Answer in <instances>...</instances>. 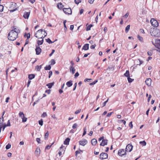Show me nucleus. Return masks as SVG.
<instances>
[{"mask_svg":"<svg viewBox=\"0 0 160 160\" xmlns=\"http://www.w3.org/2000/svg\"><path fill=\"white\" fill-rule=\"evenodd\" d=\"M20 32V30L16 31L11 30L8 34V39L11 41H14L18 37V34Z\"/></svg>","mask_w":160,"mask_h":160,"instance_id":"nucleus-1","label":"nucleus"},{"mask_svg":"<svg viewBox=\"0 0 160 160\" xmlns=\"http://www.w3.org/2000/svg\"><path fill=\"white\" fill-rule=\"evenodd\" d=\"M47 33L45 30L41 29L38 30L36 33L35 36L38 39L44 38L47 36Z\"/></svg>","mask_w":160,"mask_h":160,"instance_id":"nucleus-2","label":"nucleus"},{"mask_svg":"<svg viewBox=\"0 0 160 160\" xmlns=\"http://www.w3.org/2000/svg\"><path fill=\"white\" fill-rule=\"evenodd\" d=\"M151 35L154 37H159L160 36V31L157 28H153L150 31Z\"/></svg>","mask_w":160,"mask_h":160,"instance_id":"nucleus-3","label":"nucleus"},{"mask_svg":"<svg viewBox=\"0 0 160 160\" xmlns=\"http://www.w3.org/2000/svg\"><path fill=\"white\" fill-rule=\"evenodd\" d=\"M16 3L15 2H12L10 5L9 8L10 9V12H12L17 10L18 8L16 7Z\"/></svg>","mask_w":160,"mask_h":160,"instance_id":"nucleus-4","label":"nucleus"},{"mask_svg":"<svg viewBox=\"0 0 160 160\" xmlns=\"http://www.w3.org/2000/svg\"><path fill=\"white\" fill-rule=\"evenodd\" d=\"M151 24L152 26L157 27L158 26L159 24L158 21L155 19L152 18L150 20Z\"/></svg>","mask_w":160,"mask_h":160,"instance_id":"nucleus-5","label":"nucleus"},{"mask_svg":"<svg viewBox=\"0 0 160 160\" xmlns=\"http://www.w3.org/2000/svg\"><path fill=\"white\" fill-rule=\"evenodd\" d=\"M63 11L66 14H71L72 13V10L70 8H63Z\"/></svg>","mask_w":160,"mask_h":160,"instance_id":"nucleus-6","label":"nucleus"},{"mask_svg":"<svg viewBox=\"0 0 160 160\" xmlns=\"http://www.w3.org/2000/svg\"><path fill=\"white\" fill-rule=\"evenodd\" d=\"M133 147L131 144H129L126 146L125 150L126 152H130L132 151Z\"/></svg>","mask_w":160,"mask_h":160,"instance_id":"nucleus-7","label":"nucleus"},{"mask_svg":"<svg viewBox=\"0 0 160 160\" xmlns=\"http://www.w3.org/2000/svg\"><path fill=\"white\" fill-rule=\"evenodd\" d=\"M126 151H125L124 149L119 150L118 151V155L120 156H122L126 154Z\"/></svg>","mask_w":160,"mask_h":160,"instance_id":"nucleus-8","label":"nucleus"},{"mask_svg":"<svg viewBox=\"0 0 160 160\" xmlns=\"http://www.w3.org/2000/svg\"><path fill=\"white\" fill-rule=\"evenodd\" d=\"M108 155L107 153L102 152L100 155V158L102 159H105L108 158Z\"/></svg>","mask_w":160,"mask_h":160,"instance_id":"nucleus-9","label":"nucleus"},{"mask_svg":"<svg viewBox=\"0 0 160 160\" xmlns=\"http://www.w3.org/2000/svg\"><path fill=\"white\" fill-rule=\"evenodd\" d=\"M79 143L80 145L84 146L87 143L88 141L86 139H84L80 141Z\"/></svg>","mask_w":160,"mask_h":160,"instance_id":"nucleus-10","label":"nucleus"},{"mask_svg":"<svg viewBox=\"0 0 160 160\" xmlns=\"http://www.w3.org/2000/svg\"><path fill=\"white\" fill-rule=\"evenodd\" d=\"M152 80L150 78H147L145 81V82L148 86H150L151 84Z\"/></svg>","mask_w":160,"mask_h":160,"instance_id":"nucleus-11","label":"nucleus"},{"mask_svg":"<svg viewBox=\"0 0 160 160\" xmlns=\"http://www.w3.org/2000/svg\"><path fill=\"white\" fill-rule=\"evenodd\" d=\"M41 48L38 46H36L35 49V51L36 52V54L37 55H39L41 52Z\"/></svg>","mask_w":160,"mask_h":160,"instance_id":"nucleus-12","label":"nucleus"},{"mask_svg":"<svg viewBox=\"0 0 160 160\" xmlns=\"http://www.w3.org/2000/svg\"><path fill=\"white\" fill-rule=\"evenodd\" d=\"M30 12H25L23 15V18L26 19H28L29 16Z\"/></svg>","mask_w":160,"mask_h":160,"instance_id":"nucleus-13","label":"nucleus"},{"mask_svg":"<svg viewBox=\"0 0 160 160\" xmlns=\"http://www.w3.org/2000/svg\"><path fill=\"white\" fill-rule=\"evenodd\" d=\"M69 70L70 72H72L73 74L75 73L76 69L74 66H70L69 67Z\"/></svg>","mask_w":160,"mask_h":160,"instance_id":"nucleus-14","label":"nucleus"},{"mask_svg":"<svg viewBox=\"0 0 160 160\" xmlns=\"http://www.w3.org/2000/svg\"><path fill=\"white\" fill-rule=\"evenodd\" d=\"M108 140L107 139H103L102 140V142L100 144V146H104L106 145L107 143Z\"/></svg>","mask_w":160,"mask_h":160,"instance_id":"nucleus-15","label":"nucleus"},{"mask_svg":"<svg viewBox=\"0 0 160 160\" xmlns=\"http://www.w3.org/2000/svg\"><path fill=\"white\" fill-rule=\"evenodd\" d=\"M89 44H86L83 46L82 49L85 50H87L88 49Z\"/></svg>","mask_w":160,"mask_h":160,"instance_id":"nucleus-16","label":"nucleus"},{"mask_svg":"<svg viewBox=\"0 0 160 160\" xmlns=\"http://www.w3.org/2000/svg\"><path fill=\"white\" fill-rule=\"evenodd\" d=\"M40 152V150L39 148H36L35 152V154H36L37 156H39Z\"/></svg>","mask_w":160,"mask_h":160,"instance_id":"nucleus-17","label":"nucleus"},{"mask_svg":"<svg viewBox=\"0 0 160 160\" xmlns=\"http://www.w3.org/2000/svg\"><path fill=\"white\" fill-rule=\"evenodd\" d=\"M91 142L93 146H95L97 143V140L96 139L93 138L91 140Z\"/></svg>","mask_w":160,"mask_h":160,"instance_id":"nucleus-18","label":"nucleus"},{"mask_svg":"<svg viewBox=\"0 0 160 160\" xmlns=\"http://www.w3.org/2000/svg\"><path fill=\"white\" fill-rule=\"evenodd\" d=\"M155 43L156 44V47L160 46V40L156 39L155 41Z\"/></svg>","mask_w":160,"mask_h":160,"instance_id":"nucleus-19","label":"nucleus"},{"mask_svg":"<svg viewBox=\"0 0 160 160\" xmlns=\"http://www.w3.org/2000/svg\"><path fill=\"white\" fill-rule=\"evenodd\" d=\"M70 139L69 138H67L64 142V144L66 145H68L69 144V142Z\"/></svg>","mask_w":160,"mask_h":160,"instance_id":"nucleus-20","label":"nucleus"},{"mask_svg":"<svg viewBox=\"0 0 160 160\" xmlns=\"http://www.w3.org/2000/svg\"><path fill=\"white\" fill-rule=\"evenodd\" d=\"M66 85L68 87H71L72 85V81L70 80L67 82Z\"/></svg>","mask_w":160,"mask_h":160,"instance_id":"nucleus-21","label":"nucleus"},{"mask_svg":"<svg viewBox=\"0 0 160 160\" xmlns=\"http://www.w3.org/2000/svg\"><path fill=\"white\" fill-rule=\"evenodd\" d=\"M54 82H51L47 84L46 86L48 87L49 88H51L52 86L54 85Z\"/></svg>","mask_w":160,"mask_h":160,"instance_id":"nucleus-22","label":"nucleus"},{"mask_svg":"<svg viewBox=\"0 0 160 160\" xmlns=\"http://www.w3.org/2000/svg\"><path fill=\"white\" fill-rule=\"evenodd\" d=\"M35 78V75L34 74H29L28 76V78L30 80L32 79Z\"/></svg>","mask_w":160,"mask_h":160,"instance_id":"nucleus-23","label":"nucleus"},{"mask_svg":"<svg viewBox=\"0 0 160 160\" xmlns=\"http://www.w3.org/2000/svg\"><path fill=\"white\" fill-rule=\"evenodd\" d=\"M124 75L125 77H127L130 76L129 71L128 70H127L126 71V72L124 74Z\"/></svg>","mask_w":160,"mask_h":160,"instance_id":"nucleus-24","label":"nucleus"},{"mask_svg":"<svg viewBox=\"0 0 160 160\" xmlns=\"http://www.w3.org/2000/svg\"><path fill=\"white\" fill-rule=\"evenodd\" d=\"M19 115L20 117L22 118L25 116L24 114L22 112H20L19 113Z\"/></svg>","mask_w":160,"mask_h":160,"instance_id":"nucleus-25","label":"nucleus"},{"mask_svg":"<svg viewBox=\"0 0 160 160\" xmlns=\"http://www.w3.org/2000/svg\"><path fill=\"white\" fill-rule=\"evenodd\" d=\"M57 6L59 8L61 9H62V8L63 7V6L62 5V3L60 2L57 4Z\"/></svg>","mask_w":160,"mask_h":160,"instance_id":"nucleus-26","label":"nucleus"},{"mask_svg":"<svg viewBox=\"0 0 160 160\" xmlns=\"http://www.w3.org/2000/svg\"><path fill=\"white\" fill-rule=\"evenodd\" d=\"M118 122L119 123H123L125 125L126 123V121H125L124 120H118Z\"/></svg>","mask_w":160,"mask_h":160,"instance_id":"nucleus-27","label":"nucleus"},{"mask_svg":"<svg viewBox=\"0 0 160 160\" xmlns=\"http://www.w3.org/2000/svg\"><path fill=\"white\" fill-rule=\"evenodd\" d=\"M139 143L143 146H145L146 145V142L145 141L140 142Z\"/></svg>","mask_w":160,"mask_h":160,"instance_id":"nucleus-28","label":"nucleus"},{"mask_svg":"<svg viewBox=\"0 0 160 160\" xmlns=\"http://www.w3.org/2000/svg\"><path fill=\"white\" fill-rule=\"evenodd\" d=\"M43 42V40L42 39V40L40 41L38 40L37 41V43L38 44V46H39L40 45H41L42 44Z\"/></svg>","mask_w":160,"mask_h":160,"instance_id":"nucleus-29","label":"nucleus"},{"mask_svg":"<svg viewBox=\"0 0 160 160\" xmlns=\"http://www.w3.org/2000/svg\"><path fill=\"white\" fill-rule=\"evenodd\" d=\"M130 25H128L126 27L125 32L126 33H127L128 32L129 30L130 29Z\"/></svg>","mask_w":160,"mask_h":160,"instance_id":"nucleus-30","label":"nucleus"},{"mask_svg":"<svg viewBox=\"0 0 160 160\" xmlns=\"http://www.w3.org/2000/svg\"><path fill=\"white\" fill-rule=\"evenodd\" d=\"M51 68V66L50 65H49L48 66H46V67H45V70H50Z\"/></svg>","mask_w":160,"mask_h":160,"instance_id":"nucleus-31","label":"nucleus"},{"mask_svg":"<svg viewBox=\"0 0 160 160\" xmlns=\"http://www.w3.org/2000/svg\"><path fill=\"white\" fill-rule=\"evenodd\" d=\"M129 83H131L133 80V79H132L130 77V76L127 77Z\"/></svg>","mask_w":160,"mask_h":160,"instance_id":"nucleus-32","label":"nucleus"},{"mask_svg":"<svg viewBox=\"0 0 160 160\" xmlns=\"http://www.w3.org/2000/svg\"><path fill=\"white\" fill-rule=\"evenodd\" d=\"M46 40L47 42L49 44H51L53 43L54 42H52L51 40L49 38L46 39Z\"/></svg>","mask_w":160,"mask_h":160,"instance_id":"nucleus-33","label":"nucleus"},{"mask_svg":"<svg viewBox=\"0 0 160 160\" xmlns=\"http://www.w3.org/2000/svg\"><path fill=\"white\" fill-rule=\"evenodd\" d=\"M49 135L48 132V131L45 134L44 138L45 139H47Z\"/></svg>","mask_w":160,"mask_h":160,"instance_id":"nucleus-34","label":"nucleus"},{"mask_svg":"<svg viewBox=\"0 0 160 160\" xmlns=\"http://www.w3.org/2000/svg\"><path fill=\"white\" fill-rule=\"evenodd\" d=\"M92 26V25L90 24L89 26H88V27H87L86 28V31H88L90 30V28Z\"/></svg>","mask_w":160,"mask_h":160,"instance_id":"nucleus-35","label":"nucleus"},{"mask_svg":"<svg viewBox=\"0 0 160 160\" xmlns=\"http://www.w3.org/2000/svg\"><path fill=\"white\" fill-rule=\"evenodd\" d=\"M87 132V129L86 127H85L83 128V132L82 134V136H83L84 135H85L86 133Z\"/></svg>","mask_w":160,"mask_h":160,"instance_id":"nucleus-36","label":"nucleus"},{"mask_svg":"<svg viewBox=\"0 0 160 160\" xmlns=\"http://www.w3.org/2000/svg\"><path fill=\"white\" fill-rule=\"evenodd\" d=\"M11 145L10 143H8L6 146V149H8L10 148Z\"/></svg>","mask_w":160,"mask_h":160,"instance_id":"nucleus-37","label":"nucleus"},{"mask_svg":"<svg viewBox=\"0 0 160 160\" xmlns=\"http://www.w3.org/2000/svg\"><path fill=\"white\" fill-rule=\"evenodd\" d=\"M138 38L141 42H143V38L142 37H140L139 35H138Z\"/></svg>","mask_w":160,"mask_h":160,"instance_id":"nucleus-38","label":"nucleus"},{"mask_svg":"<svg viewBox=\"0 0 160 160\" xmlns=\"http://www.w3.org/2000/svg\"><path fill=\"white\" fill-rule=\"evenodd\" d=\"M98 82V80H95L93 81V82L90 83H89V85L90 86H92L96 84Z\"/></svg>","mask_w":160,"mask_h":160,"instance_id":"nucleus-39","label":"nucleus"},{"mask_svg":"<svg viewBox=\"0 0 160 160\" xmlns=\"http://www.w3.org/2000/svg\"><path fill=\"white\" fill-rule=\"evenodd\" d=\"M3 122V117H2L0 118V123L1 124H2Z\"/></svg>","mask_w":160,"mask_h":160,"instance_id":"nucleus-40","label":"nucleus"},{"mask_svg":"<svg viewBox=\"0 0 160 160\" xmlns=\"http://www.w3.org/2000/svg\"><path fill=\"white\" fill-rule=\"evenodd\" d=\"M38 123L39 124L42 126L43 125V121L42 119H41L39 121Z\"/></svg>","mask_w":160,"mask_h":160,"instance_id":"nucleus-41","label":"nucleus"},{"mask_svg":"<svg viewBox=\"0 0 160 160\" xmlns=\"http://www.w3.org/2000/svg\"><path fill=\"white\" fill-rule=\"evenodd\" d=\"M3 8L4 7L2 5L0 4V12H2L3 11Z\"/></svg>","mask_w":160,"mask_h":160,"instance_id":"nucleus-42","label":"nucleus"},{"mask_svg":"<svg viewBox=\"0 0 160 160\" xmlns=\"http://www.w3.org/2000/svg\"><path fill=\"white\" fill-rule=\"evenodd\" d=\"M51 65H53L55 63V62L53 59H52L51 61Z\"/></svg>","mask_w":160,"mask_h":160,"instance_id":"nucleus-43","label":"nucleus"},{"mask_svg":"<svg viewBox=\"0 0 160 160\" xmlns=\"http://www.w3.org/2000/svg\"><path fill=\"white\" fill-rule=\"evenodd\" d=\"M22 122H26L27 120V118H26L25 117H24L23 118H22Z\"/></svg>","mask_w":160,"mask_h":160,"instance_id":"nucleus-44","label":"nucleus"},{"mask_svg":"<svg viewBox=\"0 0 160 160\" xmlns=\"http://www.w3.org/2000/svg\"><path fill=\"white\" fill-rule=\"evenodd\" d=\"M35 68L36 69H37V71H39L40 70L41 68H39V66L38 65Z\"/></svg>","mask_w":160,"mask_h":160,"instance_id":"nucleus-45","label":"nucleus"},{"mask_svg":"<svg viewBox=\"0 0 160 160\" xmlns=\"http://www.w3.org/2000/svg\"><path fill=\"white\" fill-rule=\"evenodd\" d=\"M78 125L77 123H74L72 126L73 129H74L76 128L77 127Z\"/></svg>","mask_w":160,"mask_h":160,"instance_id":"nucleus-46","label":"nucleus"},{"mask_svg":"<svg viewBox=\"0 0 160 160\" xmlns=\"http://www.w3.org/2000/svg\"><path fill=\"white\" fill-rule=\"evenodd\" d=\"M92 79H88V78H86L84 79V81L86 82H90V81L92 80Z\"/></svg>","mask_w":160,"mask_h":160,"instance_id":"nucleus-47","label":"nucleus"},{"mask_svg":"<svg viewBox=\"0 0 160 160\" xmlns=\"http://www.w3.org/2000/svg\"><path fill=\"white\" fill-rule=\"evenodd\" d=\"M76 4H78L81 2L80 0H74Z\"/></svg>","mask_w":160,"mask_h":160,"instance_id":"nucleus-48","label":"nucleus"},{"mask_svg":"<svg viewBox=\"0 0 160 160\" xmlns=\"http://www.w3.org/2000/svg\"><path fill=\"white\" fill-rule=\"evenodd\" d=\"M149 56H151L152 53V51H149L147 52Z\"/></svg>","mask_w":160,"mask_h":160,"instance_id":"nucleus-49","label":"nucleus"},{"mask_svg":"<svg viewBox=\"0 0 160 160\" xmlns=\"http://www.w3.org/2000/svg\"><path fill=\"white\" fill-rule=\"evenodd\" d=\"M47 116V114L45 112H44L42 115V117H43V118Z\"/></svg>","mask_w":160,"mask_h":160,"instance_id":"nucleus-50","label":"nucleus"},{"mask_svg":"<svg viewBox=\"0 0 160 160\" xmlns=\"http://www.w3.org/2000/svg\"><path fill=\"white\" fill-rule=\"evenodd\" d=\"M53 144V143H52L50 146H49V145H47L45 148V149H49L51 147V146Z\"/></svg>","mask_w":160,"mask_h":160,"instance_id":"nucleus-51","label":"nucleus"},{"mask_svg":"<svg viewBox=\"0 0 160 160\" xmlns=\"http://www.w3.org/2000/svg\"><path fill=\"white\" fill-rule=\"evenodd\" d=\"M39 100H40V99H38V100H37V101H35L33 103V106H34V105L37 103L39 101Z\"/></svg>","mask_w":160,"mask_h":160,"instance_id":"nucleus-52","label":"nucleus"},{"mask_svg":"<svg viewBox=\"0 0 160 160\" xmlns=\"http://www.w3.org/2000/svg\"><path fill=\"white\" fill-rule=\"evenodd\" d=\"M129 126L131 128H132L133 127V125L132 124V122H130L129 124Z\"/></svg>","mask_w":160,"mask_h":160,"instance_id":"nucleus-53","label":"nucleus"},{"mask_svg":"<svg viewBox=\"0 0 160 160\" xmlns=\"http://www.w3.org/2000/svg\"><path fill=\"white\" fill-rule=\"evenodd\" d=\"M7 127H9L11 126V124L10 122V120H9L8 122L7 123V124H6Z\"/></svg>","mask_w":160,"mask_h":160,"instance_id":"nucleus-54","label":"nucleus"},{"mask_svg":"<svg viewBox=\"0 0 160 160\" xmlns=\"http://www.w3.org/2000/svg\"><path fill=\"white\" fill-rule=\"evenodd\" d=\"M49 75L48 76V78H50L51 77V76L52 75V71H50L49 72Z\"/></svg>","mask_w":160,"mask_h":160,"instance_id":"nucleus-55","label":"nucleus"},{"mask_svg":"<svg viewBox=\"0 0 160 160\" xmlns=\"http://www.w3.org/2000/svg\"><path fill=\"white\" fill-rule=\"evenodd\" d=\"M54 52H55V50L54 49H52V50L51 53L49 55V56L50 57L53 54V53Z\"/></svg>","mask_w":160,"mask_h":160,"instance_id":"nucleus-56","label":"nucleus"},{"mask_svg":"<svg viewBox=\"0 0 160 160\" xmlns=\"http://www.w3.org/2000/svg\"><path fill=\"white\" fill-rule=\"evenodd\" d=\"M79 75V74L78 72H77L75 73V74L74 75V77L75 78H76Z\"/></svg>","mask_w":160,"mask_h":160,"instance_id":"nucleus-57","label":"nucleus"},{"mask_svg":"<svg viewBox=\"0 0 160 160\" xmlns=\"http://www.w3.org/2000/svg\"><path fill=\"white\" fill-rule=\"evenodd\" d=\"M81 111V109H79L78 110H77L76 111V112H75V114H78V113H80Z\"/></svg>","mask_w":160,"mask_h":160,"instance_id":"nucleus-58","label":"nucleus"},{"mask_svg":"<svg viewBox=\"0 0 160 160\" xmlns=\"http://www.w3.org/2000/svg\"><path fill=\"white\" fill-rule=\"evenodd\" d=\"M108 99L106 101H105L103 103L102 107H104L106 105V104L107 102H108Z\"/></svg>","mask_w":160,"mask_h":160,"instance_id":"nucleus-59","label":"nucleus"},{"mask_svg":"<svg viewBox=\"0 0 160 160\" xmlns=\"http://www.w3.org/2000/svg\"><path fill=\"white\" fill-rule=\"evenodd\" d=\"M51 92V90L50 89H48L46 90L45 92L47 93L48 94H49Z\"/></svg>","mask_w":160,"mask_h":160,"instance_id":"nucleus-60","label":"nucleus"},{"mask_svg":"<svg viewBox=\"0 0 160 160\" xmlns=\"http://www.w3.org/2000/svg\"><path fill=\"white\" fill-rule=\"evenodd\" d=\"M36 141L38 142V143H40V138H36Z\"/></svg>","mask_w":160,"mask_h":160,"instance_id":"nucleus-61","label":"nucleus"},{"mask_svg":"<svg viewBox=\"0 0 160 160\" xmlns=\"http://www.w3.org/2000/svg\"><path fill=\"white\" fill-rule=\"evenodd\" d=\"M27 39H28L30 37V34L29 33H28L27 34Z\"/></svg>","mask_w":160,"mask_h":160,"instance_id":"nucleus-62","label":"nucleus"},{"mask_svg":"<svg viewBox=\"0 0 160 160\" xmlns=\"http://www.w3.org/2000/svg\"><path fill=\"white\" fill-rule=\"evenodd\" d=\"M65 149V147L64 146H63L62 145L61 146L60 148V150L61 151V149H63V150H64Z\"/></svg>","mask_w":160,"mask_h":160,"instance_id":"nucleus-63","label":"nucleus"},{"mask_svg":"<svg viewBox=\"0 0 160 160\" xmlns=\"http://www.w3.org/2000/svg\"><path fill=\"white\" fill-rule=\"evenodd\" d=\"M95 46L96 45L95 44L93 45L90 46V48L91 49H94L95 48Z\"/></svg>","mask_w":160,"mask_h":160,"instance_id":"nucleus-64","label":"nucleus"}]
</instances>
